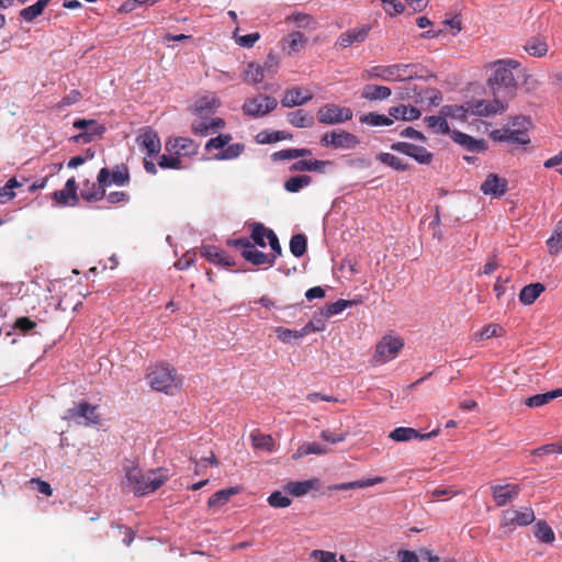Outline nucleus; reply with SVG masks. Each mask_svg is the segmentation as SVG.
Instances as JSON below:
<instances>
[{"label":"nucleus","instance_id":"2f4dec72","mask_svg":"<svg viewBox=\"0 0 562 562\" xmlns=\"http://www.w3.org/2000/svg\"><path fill=\"white\" fill-rule=\"evenodd\" d=\"M250 229V238L252 239V245L258 246L260 248H265L267 246L266 238L268 239L269 229L260 222H252L248 225Z\"/></svg>","mask_w":562,"mask_h":562},{"label":"nucleus","instance_id":"79ce46f5","mask_svg":"<svg viewBox=\"0 0 562 562\" xmlns=\"http://www.w3.org/2000/svg\"><path fill=\"white\" fill-rule=\"evenodd\" d=\"M327 452L326 447L322 446L318 442H304L301 445L295 453H293L292 458L294 460H297L302 457L310 456V454H325Z\"/></svg>","mask_w":562,"mask_h":562},{"label":"nucleus","instance_id":"338daca9","mask_svg":"<svg viewBox=\"0 0 562 562\" xmlns=\"http://www.w3.org/2000/svg\"><path fill=\"white\" fill-rule=\"evenodd\" d=\"M414 77L418 80L428 81L429 79H436L437 76L431 70H429L426 66L414 63Z\"/></svg>","mask_w":562,"mask_h":562},{"label":"nucleus","instance_id":"4468645a","mask_svg":"<svg viewBox=\"0 0 562 562\" xmlns=\"http://www.w3.org/2000/svg\"><path fill=\"white\" fill-rule=\"evenodd\" d=\"M480 191L493 199H501L508 191V181L506 178L491 172L480 186Z\"/></svg>","mask_w":562,"mask_h":562},{"label":"nucleus","instance_id":"3c124183","mask_svg":"<svg viewBox=\"0 0 562 562\" xmlns=\"http://www.w3.org/2000/svg\"><path fill=\"white\" fill-rule=\"evenodd\" d=\"M36 326V322L31 319L29 316H20L14 321L12 329L20 334L27 335L31 334Z\"/></svg>","mask_w":562,"mask_h":562},{"label":"nucleus","instance_id":"9b49d317","mask_svg":"<svg viewBox=\"0 0 562 562\" xmlns=\"http://www.w3.org/2000/svg\"><path fill=\"white\" fill-rule=\"evenodd\" d=\"M390 148L393 151H397L413 158L416 162L420 165H429L434 159V154L427 150L426 147L415 145L413 143L396 142L391 144Z\"/></svg>","mask_w":562,"mask_h":562},{"label":"nucleus","instance_id":"37998d69","mask_svg":"<svg viewBox=\"0 0 562 562\" xmlns=\"http://www.w3.org/2000/svg\"><path fill=\"white\" fill-rule=\"evenodd\" d=\"M535 537L543 543H552L555 540L554 531L546 520H538L535 525Z\"/></svg>","mask_w":562,"mask_h":562},{"label":"nucleus","instance_id":"20e7f679","mask_svg":"<svg viewBox=\"0 0 562 562\" xmlns=\"http://www.w3.org/2000/svg\"><path fill=\"white\" fill-rule=\"evenodd\" d=\"M147 379L155 391L172 395L178 390L176 369L167 362L155 366L148 372Z\"/></svg>","mask_w":562,"mask_h":562},{"label":"nucleus","instance_id":"4be33fe9","mask_svg":"<svg viewBox=\"0 0 562 562\" xmlns=\"http://www.w3.org/2000/svg\"><path fill=\"white\" fill-rule=\"evenodd\" d=\"M400 77L398 68L396 64L387 66H373L364 70L363 79H382L384 81H397Z\"/></svg>","mask_w":562,"mask_h":562},{"label":"nucleus","instance_id":"49530a36","mask_svg":"<svg viewBox=\"0 0 562 562\" xmlns=\"http://www.w3.org/2000/svg\"><path fill=\"white\" fill-rule=\"evenodd\" d=\"M547 246L551 255H557L562 249V220L557 223L553 234L547 240Z\"/></svg>","mask_w":562,"mask_h":562},{"label":"nucleus","instance_id":"8fccbe9b","mask_svg":"<svg viewBox=\"0 0 562 562\" xmlns=\"http://www.w3.org/2000/svg\"><path fill=\"white\" fill-rule=\"evenodd\" d=\"M158 166L161 169H173V170H180L183 168L180 155L177 153L175 155H166L162 154L158 158Z\"/></svg>","mask_w":562,"mask_h":562},{"label":"nucleus","instance_id":"5701e85b","mask_svg":"<svg viewBox=\"0 0 562 562\" xmlns=\"http://www.w3.org/2000/svg\"><path fill=\"white\" fill-rule=\"evenodd\" d=\"M312 99V93L303 94L302 89L300 87H293L284 91V94L281 99V104L284 108H294L306 104Z\"/></svg>","mask_w":562,"mask_h":562},{"label":"nucleus","instance_id":"7ed1b4c3","mask_svg":"<svg viewBox=\"0 0 562 562\" xmlns=\"http://www.w3.org/2000/svg\"><path fill=\"white\" fill-rule=\"evenodd\" d=\"M130 171L126 165L115 166L111 171L103 167L98 172V188L92 184L93 191L81 190L80 196L88 203L99 202L105 196V189L111 184L123 187L130 182Z\"/></svg>","mask_w":562,"mask_h":562},{"label":"nucleus","instance_id":"bb28decb","mask_svg":"<svg viewBox=\"0 0 562 562\" xmlns=\"http://www.w3.org/2000/svg\"><path fill=\"white\" fill-rule=\"evenodd\" d=\"M292 138H293V135L290 132L269 131V130H263V131L259 132L255 137L256 143L260 144V145L272 144V143H277V142H281V140H285V139H292Z\"/></svg>","mask_w":562,"mask_h":562},{"label":"nucleus","instance_id":"2eb2a0df","mask_svg":"<svg viewBox=\"0 0 562 562\" xmlns=\"http://www.w3.org/2000/svg\"><path fill=\"white\" fill-rule=\"evenodd\" d=\"M439 432V428H436L429 432H422L420 430L412 427H396L390 432L389 438L396 442H406L414 439L427 440L437 437Z\"/></svg>","mask_w":562,"mask_h":562},{"label":"nucleus","instance_id":"a211bd4d","mask_svg":"<svg viewBox=\"0 0 562 562\" xmlns=\"http://www.w3.org/2000/svg\"><path fill=\"white\" fill-rule=\"evenodd\" d=\"M200 254L210 263L216 266L231 268L236 265V261L231 256H228L223 249L214 245L202 244V246L200 247Z\"/></svg>","mask_w":562,"mask_h":562},{"label":"nucleus","instance_id":"c85d7f7f","mask_svg":"<svg viewBox=\"0 0 562 562\" xmlns=\"http://www.w3.org/2000/svg\"><path fill=\"white\" fill-rule=\"evenodd\" d=\"M392 94L391 88L386 86L366 85L362 90V98L369 101H383Z\"/></svg>","mask_w":562,"mask_h":562},{"label":"nucleus","instance_id":"052dcab7","mask_svg":"<svg viewBox=\"0 0 562 562\" xmlns=\"http://www.w3.org/2000/svg\"><path fill=\"white\" fill-rule=\"evenodd\" d=\"M504 329L498 324H488L485 325L479 333L477 336L480 339H488L493 337H501Z\"/></svg>","mask_w":562,"mask_h":562},{"label":"nucleus","instance_id":"f03ea898","mask_svg":"<svg viewBox=\"0 0 562 562\" xmlns=\"http://www.w3.org/2000/svg\"><path fill=\"white\" fill-rule=\"evenodd\" d=\"M160 472L161 469H157L144 473L137 465L125 467L126 486L134 496H146L157 491L168 480V476Z\"/></svg>","mask_w":562,"mask_h":562},{"label":"nucleus","instance_id":"69168bd1","mask_svg":"<svg viewBox=\"0 0 562 562\" xmlns=\"http://www.w3.org/2000/svg\"><path fill=\"white\" fill-rule=\"evenodd\" d=\"M262 67L265 68V72H267L268 75L272 76L277 72L279 68V57L273 50H270L268 53Z\"/></svg>","mask_w":562,"mask_h":562},{"label":"nucleus","instance_id":"4c0bfd02","mask_svg":"<svg viewBox=\"0 0 562 562\" xmlns=\"http://www.w3.org/2000/svg\"><path fill=\"white\" fill-rule=\"evenodd\" d=\"M244 259L254 266H261L267 263L268 267H272L276 263L273 257H271L269 254H265L263 251L255 248H251V250H246L244 252Z\"/></svg>","mask_w":562,"mask_h":562},{"label":"nucleus","instance_id":"6e6552de","mask_svg":"<svg viewBox=\"0 0 562 562\" xmlns=\"http://www.w3.org/2000/svg\"><path fill=\"white\" fill-rule=\"evenodd\" d=\"M464 106L468 116H490L493 114L503 113L507 109V102L494 97L492 101L470 100L464 102Z\"/></svg>","mask_w":562,"mask_h":562},{"label":"nucleus","instance_id":"dca6fc26","mask_svg":"<svg viewBox=\"0 0 562 562\" xmlns=\"http://www.w3.org/2000/svg\"><path fill=\"white\" fill-rule=\"evenodd\" d=\"M78 184L75 177L69 178L64 189L56 190L52 194V199L63 206H76L79 203Z\"/></svg>","mask_w":562,"mask_h":562},{"label":"nucleus","instance_id":"58836bf2","mask_svg":"<svg viewBox=\"0 0 562 562\" xmlns=\"http://www.w3.org/2000/svg\"><path fill=\"white\" fill-rule=\"evenodd\" d=\"M359 121L369 126H390L393 120L390 115L380 114L376 112H369L360 115Z\"/></svg>","mask_w":562,"mask_h":562},{"label":"nucleus","instance_id":"423d86ee","mask_svg":"<svg viewBox=\"0 0 562 562\" xmlns=\"http://www.w3.org/2000/svg\"><path fill=\"white\" fill-rule=\"evenodd\" d=\"M352 115L353 113L350 108L340 106L336 103H326L316 113L317 121L326 125L345 123L350 121Z\"/></svg>","mask_w":562,"mask_h":562},{"label":"nucleus","instance_id":"cd10ccee","mask_svg":"<svg viewBox=\"0 0 562 562\" xmlns=\"http://www.w3.org/2000/svg\"><path fill=\"white\" fill-rule=\"evenodd\" d=\"M544 290V285L540 282L527 284L519 292V301L524 305H531Z\"/></svg>","mask_w":562,"mask_h":562},{"label":"nucleus","instance_id":"473e14b6","mask_svg":"<svg viewBox=\"0 0 562 562\" xmlns=\"http://www.w3.org/2000/svg\"><path fill=\"white\" fill-rule=\"evenodd\" d=\"M240 488L238 486H231L227 488L220 490L212 494L207 499V506L210 508L225 505L232 496L238 494Z\"/></svg>","mask_w":562,"mask_h":562},{"label":"nucleus","instance_id":"0e129e2a","mask_svg":"<svg viewBox=\"0 0 562 562\" xmlns=\"http://www.w3.org/2000/svg\"><path fill=\"white\" fill-rule=\"evenodd\" d=\"M194 263H195V251L192 249V250H188L181 258H179L175 262L173 266L177 270L182 271V270L189 269Z\"/></svg>","mask_w":562,"mask_h":562},{"label":"nucleus","instance_id":"7c9ffc66","mask_svg":"<svg viewBox=\"0 0 562 562\" xmlns=\"http://www.w3.org/2000/svg\"><path fill=\"white\" fill-rule=\"evenodd\" d=\"M286 120L292 126L297 128H306L314 125V116L302 109L288 112Z\"/></svg>","mask_w":562,"mask_h":562},{"label":"nucleus","instance_id":"b1692460","mask_svg":"<svg viewBox=\"0 0 562 562\" xmlns=\"http://www.w3.org/2000/svg\"><path fill=\"white\" fill-rule=\"evenodd\" d=\"M177 148L178 155L193 156L198 154L199 145L191 138L177 137L175 143L171 144V139L166 142V150L171 151Z\"/></svg>","mask_w":562,"mask_h":562},{"label":"nucleus","instance_id":"a878e982","mask_svg":"<svg viewBox=\"0 0 562 562\" xmlns=\"http://www.w3.org/2000/svg\"><path fill=\"white\" fill-rule=\"evenodd\" d=\"M560 396H562V387L529 396L525 400V404L531 408L541 407Z\"/></svg>","mask_w":562,"mask_h":562},{"label":"nucleus","instance_id":"ddd939ff","mask_svg":"<svg viewBox=\"0 0 562 562\" xmlns=\"http://www.w3.org/2000/svg\"><path fill=\"white\" fill-rule=\"evenodd\" d=\"M139 148L146 151L149 158L156 157L161 149L158 133L151 126H145L136 137Z\"/></svg>","mask_w":562,"mask_h":562},{"label":"nucleus","instance_id":"412c9836","mask_svg":"<svg viewBox=\"0 0 562 562\" xmlns=\"http://www.w3.org/2000/svg\"><path fill=\"white\" fill-rule=\"evenodd\" d=\"M321 486V481L317 477L310 479L306 481H290L283 485V490L285 493L301 497L306 495L310 491H318Z\"/></svg>","mask_w":562,"mask_h":562},{"label":"nucleus","instance_id":"c03bdc74","mask_svg":"<svg viewBox=\"0 0 562 562\" xmlns=\"http://www.w3.org/2000/svg\"><path fill=\"white\" fill-rule=\"evenodd\" d=\"M265 77V68L256 64L255 61H250L247 64V68L244 71V80L249 81L252 85L260 83Z\"/></svg>","mask_w":562,"mask_h":562},{"label":"nucleus","instance_id":"393cba45","mask_svg":"<svg viewBox=\"0 0 562 562\" xmlns=\"http://www.w3.org/2000/svg\"><path fill=\"white\" fill-rule=\"evenodd\" d=\"M389 115L395 120L412 122V121L418 120L422 115V112L418 108H416L414 105L401 104L397 106L390 108Z\"/></svg>","mask_w":562,"mask_h":562},{"label":"nucleus","instance_id":"39448f33","mask_svg":"<svg viewBox=\"0 0 562 562\" xmlns=\"http://www.w3.org/2000/svg\"><path fill=\"white\" fill-rule=\"evenodd\" d=\"M72 127L80 131L70 137L76 144H90L94 137H102L106 132V126L93 119H76Z\"/></svg>","mask_w":562,"mask_h":562},{"label":"nucleus","instance_id":"5fc2aeb1","mask_svg":"<svg viewBox=\"0 0 562 562\" xmlns=\"http://www.w3.org/2000/svg\"><path fill=\"white\" fill-rule=\"evenodd\" d=\"M525 49L528 52L529 55L535 57H542L548 52V45L546 42L540 41L538 38H531L527 45L525 46Z\"/></svg>","mask_w":562,"mask_h":562},{"label":"nucleus","instance_id":"de8ad7c7","mask_svg":"<svg viewBox=\"0 0 562 562\" xmlns=\"http://www.w3.org/2000/svg\"><path fill=\"white\" fill-rule=\"evenodd\" d=\"M217 105V99L202 98L195 103V112L200 117L204 119L206 115L214 113Z\"/></svg>","mask_w":562,"mask_h":562},{"label":"nucleus","instance_id":"6ab92c4d","mask_svg":"<svg viewBox=\"0 0 562 562\" xmlns=\"http://www.w3.org/2000/svg\"><path fill=\"white\" fill-rule=\"evenodd\" d=\"M451 139L470 153H485L488 149V144L484 138L476 139L458 130L452 131Z\"/></svg>","mask_w":562,"mask_h":562},{"label":"nucleus","instance_id":"f8f14e48","mask_svg":"<svg viewBox=\"0 0 562 562\" xmlns=\"http://www.w3.org/2000/svg\"><path fill=\"white\" fill-rule=\"evenodd\" d=\"M536 519L531 508L525 507L522 510L506 509L502 514V527L513 529L515 527H524L533 522Z\"/></svg>","mask_w":562,"mask_h":562},{"label":"nucleus","instance_id":"774afa93","mask_svg":"<svg viewBox=\"0 0 562 562\" xmlns=\"http://www.w3.org/2000/svg\"><path fill=\"white\" fill-rule=\"evenodd\" d=\"M30 484L33 488H35L38 493L45 495V496H52L53 495V488L50 484L40 477L31 479Z\"/></svg>","mask_w":562,"mask_h":562},{"label":"nucleus","instance_id":"603ef678","mask_svg":"<svg viewBox=\"0 0 562 562\" xmlns=\"http://www.w3.org/2000/svg\"><path fill=\"white\" fill-rule=\"evenodd\" d=\"M307 40L305 35L300 31H294L289 34L288 37V49L289 53H296L300 52L304 45L306 44Z\"/></svg>","mask_w":562,"mask_h":562},{"label":"nucleus","instance_id":"bf43d9fd","mask_svg":"<svg viewBox=\"0 0 562 562\" xmlns=\"http://www.w3.org/2000/svg\"><path fill=\"white\" fill-rule=\"evenodd\" d=\"M413 91L419 99L426 97L431 105H438L442 99V94L437 88H427L424 91L417 92L415 87Z\"/></svg>","mask_w":562,"mask_h":562},{"label":"nucleus","instance_id":"09e8293b","mask_svg":"<svg viewBox=\"0 0 562 562\" xmlns=\"http://www.w3.org/2000/svg\"><path fill=\"white\" fill-rule=\"evenodd\" d=\"M356 304H357V301H355V300L339 299L334 303L325 304L323 306V308L327 313V316H329V318H330L331 316L338 315L341 312H344L346 308L351 307Z\"/></svg>","mask_w":562,"mask_h":562},{"label":"nucleus","instance_id":"13d9d810","mask_svg":"<svg viewBox=\"0 0 562 562\" xmlns=\"http://www.w3.org/2000/svg\"><path fill=\"white\" fill-rule=\"evenodd\" d=\"M507 142L513 144H519V145H528L530 143V137L528 135V132L520 128H508L507 132Z\"/></svg>","mask_w":562,"mask_h":562},{"label":"nucleus","instance_id":"e433bc0d","mask_svg":"<svg viewBox=\"0 0 562 562\" xmlns=\"http://www.w3.org/2000/svg\"><path fill=\"white\" fill-rule=\"evenodd\" d=\"M312 183V177L307 175H296L286 179L283 183L285 191L290 193L300 192L303 188Z\"/></svg>","mask_w":562,"mask_h":562},{"label":"nucleus","instance_id":"72a5a7b5","mask_svg":"<svg viewBox=\"0 0 562 562\" xmlns=\"http://www.w3.org/2000/svg\"><path fill=\"white\" fill-rule=\"evenodd\" d=\"M50 0H37L35 3L23 8L20 11V18L25 22L34 21L36 18L43 14Z\"/></svg>","mask_w":562,"mask_h":562},{"label":"nucleus","instance_id":"f3484780","mask_svg":"<svg viewBox=\"0 0 562 562\" xmlns=\"http://www.w3.org/2000/svg\"><path fill=\"white\" fill-rule=\"evenodd\" d=\"M370 31L371 25L369 24H361L349 29L338 36L336 45L341 48H348L352 44L363 43L368 38Z\"/></svg>","mask_w":562,"mask_h":562},{"label":"nucleus","instance_id":"a19ab883","mask_svg":"<svg viewBox=\"0 0 562 562\" xmlns=\"http://www.w3.org/2000/svg\"><path fill=\"white\" fill-rule=\"evenodd\" d=\"M289 246L294 257H303L307 251V236L303 233L292 235Z\"/></svg>","mask_w":562,"mask_h":562},{"label":"nucleus","instance_id":"ea45409f","mask_svg":"<svg viewBox=\"0 0 562 562\" xmlns=\"http://www.w3.org/2000/svg\"><path fill=\"white\" fill-rule=\"evenodd\" d=\"M245 144L243 143H235L229 144L226 147H224L223 150H220L213 156V159L215 160H231L239 157L245 151Z\"/></svg>","mask_w":562,"mask_h":562},{"label":"nucleus","instance_id":"9d476101","mask_svg":"<svg viewBox=\"0 0 562 562\" xmlns=\"http://www.w3.org/2000/svg\"><path fill=\"white\" fill-rule=\"evenodd\" d=\"M360 144V139L355 134L338 130L326 132L321 137V145L324 147H333L335 149H352Z\"/></svg>","mask_w":562,"mask_h":562},{"label":"nucleus","instance_id":"a18cd8bd","mask_svg":"<svg viewBox=\"0 0 562 562\" xmlns=\"http://www.w3.org/2000/svg\"><path fill=\"white\" fill-rule=\"evenodd\" d=\"M443 116L465 122L468 120L464 103L463 104H448L443 105L440 110Z\"/></svg>","mask_w":562,"mask_h":562},{"label":"nucleus","instance_id":"864d4df0","mask_svg":"<svg viewBox=\"0 0 562 562\" xmlns=\"http://www.w3.org/2000/svg\"><path fill=\"white\" fill-rule=\"evenodd\" d=\"M267 502L273 508H286L291 505L292 499L281 491H274L268 496Z\"/></svg>","mask_w":562,"mask_h":562},{"label":"nucleus","instance_id":"4d7b16f0","mask_svg":"<svg viewBox=\"0 0 562 562\" xmlns=\"http://www.w3.org/2000/svg\"><path fill=\"white\" fill-rule=\"evenodd\" d=\"M384 12L390 16H396L405 11V4L400 0H380Z\"/></svg>","mask_w":562,"mask_h":562},{"label":"nucleus","instance_id":"c756f323","mask_svg":"<svg viewBox=\"0 0 562 562\" xmlns=\"http://www.w3.org/2000/svg\"><path fill=\"white\" fill-rule=\"evenodd\" d=\"M243 113L247 116L259 119L265 116V102L261 99V93L257 97L247 99L243 106H241Z\"/></svg>","mask_w":562,"mask_h":562},{"label":"nucleus","instance_id":"0eeeda50","mask_svg":"<svg viewBox=\"0 0 562 562\" xmlns=\"http://www.w3.org/2000/svg\"><path fill=\"white\" fill-rule=\"evenodd\" d=\"M97 408V405H92L87 401H80L78 403H74V406L66 411L63 418L72 419L77 424H82L80 420L82 418L85 425H99L100 415L98 414Z\"/></svg>","mask_w":562,"mask_h":562},{"label":"nucleus","instance_id":"6e6d98bb","mask_svg":"<svg viewBox=\"0 0 562 562\" xmlns=\"http://www.w3.org/2000/svg\"><path fill=\"white\" fill-rule=\"evenodd\" d=\"M254 446L258 449L272 452L274 450V440L270 435H251Z\"/></svg>","mask_w":562,"mask_h":562},{"label":"nucleus","instance_id":"1a4fd4ad","mask_svg":"<svg viewBox=\"0 0 562 562\" xmlns=\"http://www.w3.org/2000/svg\"><path fill=\"white\" fill-rule=\"evenodd\" d=\"M403 347V338L385 335L376 344L373 359L378 363H385L394 359Z\"/></svg>","mask_w":562,"mask_h":562},{"label":"nucleus","instance_id":"f257e3e1","mask_svg":"<svg viewBox=\"0 0 562 562\" xmlns=\"http://www.w3.org/2000/svg\"><path fill=\"white\" fill-rule=\"evenodd\" d=\"M520 63L515 59H499L494 63V71L490 76L487 83L495 98L507 102L518 87L513 70L517 69Z\"/></svg>","mask_w":562,"mask_h":562},{"label":"nucleus","instance_id":"e2e57ef3","mask_svg":"<svg viewBox=\"0 0 562 562\" xmlns=\"http://www.w3.org/2000/svg\"><path fill=\"white\" fill-rule=\"evenodd\" d=\"M268 244H269L270 249H271V252L269 255L271 257H273V260L276 261L277 258L282 256L283 250H282V247L280 245L278 235L274 233L273 229H269Z\"/></svg>","mask_w":562,"mask_h":562},{"label":"nucleus","instance_id":"aec40b11","mask_svg":"<svg viewBox=\"0 0 562 562\" xmlns=\"http://www.w3.org/2000/svg\"><path fill=\"white\" fill-rule=\"evenodd\" d=\"M491 491L496 506L503 507L518 497L520 486L518 484L492 485Z\"/></svg>","mask_w":562,"mask_h":562},{"label":"nucleus","instance_id":"f704fd0d","mask_svg":"<svg viewBox=\"0 0 562 562\" xmlns=\"http://www.w3.org/2000/svg\"><path fill=\"white\" fill-rule=\"evenodd\" d=\"M424 121L435 133L449 135L451 137L453 130H450L449 123L442 114L426 116Z\"/></svg>","mask_w":562,"mask_h":562},{"label":"nucleus","instance_id":"c9c22d12","mask_svg":"<svg viewBox=\"0 0 562 562\" xmlns=\"http://www.w3.org/2000/svg\"><path fill=\"white\" fill-rule=\"evenodd\" d=\"M375 159L398 172H404L409 169V164L390 153H379L376 154Z\"/></svg>","mask_w":562,"mask_h":562},{"label":"nucleus","instance_id":"680f3d73","mask_svg":"<svg viewBox=\"0 0 562 562\" xmlns=\"http://www.w3.org/2000/svg\"><path fill=\"white\" fill-rule=\"evenodd\" d=\"M82 93L77 90L72 89L67 93L65 97L61 98V100L57 103V109L61 110L66 106H70L72 104L78 103L82 99Z\"/></svg>","mask_w":562,"mask_h":562}]
</instances>
